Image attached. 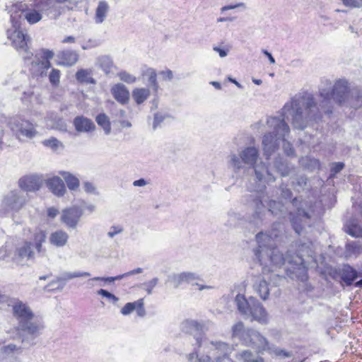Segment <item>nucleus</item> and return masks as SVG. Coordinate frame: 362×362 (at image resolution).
<instances>
[{
    "label": "nucleus",
    "mask_w": 362,
    "mask_h": 362,
    "mask_svg": "<svg viewBox=\"0 0 362 362\" xmlns=\"http://www.w3.org/2000/svg\"><path fill=\"white\" fill-rule=\"evenodd\" d=\"M281 117H272L268 118L267 133L262 138V148L267 160L278 149L281 143L283 144L284 152L291 156L293 153L291 144L287 141L290 129L285 119H291L293 126L303 129L320 119V112L314 98L311 94L294 97L291 101L285 104L282 109Z\"/></svg>",
    "instance_id": "f257e3e1"
},
{
    "label": "nucleus",
    "mask_w": 362,
    "mask_h": 362,
    "mask_svg": "<svg viewBox=\"0 0 362 362\" xmlns=\"http://www.w3.org/2000/svg\"><path fill=\"white\" fill-rule=\"evenodd\" d=\"M281 228V224L274 225V228L270 234L260 232L256 235L258 248L255 250V256L262 267V274L266 275L272 273L270 280L274 284L277 285L282 276L274 274L277 269L284 267V271L288 276L291 279L297 278L301 281L307 279V272L305 266L304 255L312 257L313 252L312 243H304L299 247V255H291L288 251L286 257L276 247V241L279 238V232H275L276 228Z\"/></svg>",
    "instance_id": "f03ea898"
},
{
    "label": "nucleus",
    "mask_w": 362,
    "mask_h": 362,
    "mask_svg": "<svg viewBox=\"0 0 362 362\" xmlns=\"http://www.w3.org/2000/svg\"><path fill=\"white\" fill-rule=\"evenodd\" d=\"M228 165L235 173L244 168H252L256 179L262 183L275 180V177L269 170L267 165L261 160L259 149L254 146L243 147L238 151V154H230Z\"/></svg>",
    "instance_id": "7ed1b4c3"
},
{
    "label": "nucleus",
    "mask_w": 362,
    "mask_h": 362,
    "mask_svg": "<svg viewBox=\"0 0 362 362\" xmlns=\"http://www.w3.org/2000/svg\"><path fill=\"white\" fill-rule=\"evenodd\" d=\"M9 305L11 307L13 317L17 321V325L11 329L15 334L14 338H35L41 334L45 327L44 324L36 317L28 303L19 299H13Z\"/></svg>",
    "instance_id": "20e7f679"
},
{
    "label": "nucleus",
    "mask_w": 362,
    "mask_h": 362,
    "mask_svg": "<svg viewBox=\"0 0 362 362\" xmlns=\"http://www.w3.org/2000/svg\"><path fill=\"white\" fill-rule=\"evenodd\" d=\"M9 12L21 15V20L33 25L46 18H56L61 13L55 0H25L12 5Z\"/></svg>",
    "instance_id": "39448f33"
},
{
    "label": "nucleus",
    "mask_w": 362,
    "mask_h": 362,
    "mask_svg": "<svg viewBox=\"0 0 362 362\" xmlns=\"http://www.w3.org/2000/svg\"><path fill=\"white\" fill-rule=\"evenodd\" d=\"M11 23L12 27L6 31L7 38L10 40L11 45L22 55L26 61L30 59L33 52L30 50L28 45L29 37L20 30L21 23V15L11 14Z\"/></svg>",
    "instance_id": "423d86ee"
},
{
    "label": "nucleus",
    "mask_w": 362,
    "mask_h": 362,
    "mask_svg": "<svg viewBox=\"0 0 362 362\" xmlns=\"http://www.w3.org/2000/svg\"><path fill=\"white\" fill-rule=\"evenodd\" d=\"M320 95L322 98L321 109L325 113H331V101L333 99L339 105H343L349 96L348 82L344 79L337 80L330 92V87L320 88Z\"/></svg>",
    "instance_id": "0eeeda50"
},
{
    "label": "nucleus",
    "mask_w": 362,
    "mask_h": 362,
    "mask_svg": "<svg viewBox=\"0 0 362 362\" xmlns=\"http://www.w3.org/2000/svg\"><path fill=\"white\" fill-rule=\"evenodd\" d=\"M8 126L15 137L20 141L33 139L38 134L37 125L21 115L11 117L8 119Z\"/></svg>",
    "instance_id": "6e6552de"
},
{
    "label": "nucleus",
    "mask_w": 362,
    "mask_h": 362,
    "mask_svg": "<svg viewBox=\"0 0 362 362\" xmlns=\"http://www.w3.org/2000/svg\"><path fill=\"white\" fill-rule=\"evenodd\" d=\"M266 200L259 193L254 192L244 196L243 202L248 205L254 211V217L263 220L264 213L267 211L264 204Z\"/></svg>",
    "instance_id": "1a4fd4ad"
},
{
    "label": "nucleus",
    "mask_w": 362,
    "mask_h": 362,
    "mask_svg": "<svg viewBox=\"0 0 362 362\" xmlns=\"http://www.w3.org/2000/svg\"><path fill=\"white\" fill-rule=\"evenodd\" d=\"M25 203V198L20 191H11L4 199L2 209L7 213L17 211Z\"/></svg>",
    "instance_id": "9d476101"
},
{
    "label": "nucleus",
    "mask_w": 362,
    "mask_h": 362,
    "mask_svg": "<svg viewBox=\"0 0 362 362\" xmlns=\"http://www.w3.org/2000/svg\"><path fill=\"white\" fill-rule=\"evenodd\" d=\"M83 214V209L74 206L64 209L62 212L60 220L68 228L75 229Z\"/></svg>",
    "instance_id": "9b49d317"
},
{
    "label": "nucleus",
    "mask_w": 362,
    "mask_h": 362,
    "mask_svg": "<svg viewBox=\"0 0 362 362\" xmlns=\"http://www.w3.org/2000/svg\"><path fill=\"white\" fill-rule=\"evenodd\" d=\"M40 54L43 60L32 61L30 69L34 74L42 76L47 74V70L51 66L49 59L53 58L54 52L49 49H42Z\"/></svg>",
    "instance_id": "f8f14e48"
},
{
    "label": "nucleus",
    "mask_w": 362,
    "mask_h": 362,
    "mask_svg": "<svg viewBox=\"0 0 362 362\" xmlns=\"http://www.w3.org/2000/svg\"><path fill=\"white\" fill-rule=\"evenodd\" d=\"M254 302L249 313L245 318H250L252 321H257L262 325L269 322V315L263 305L257 300H252Z\"/></svg>",
    "instance_id": "ddd939ff"
},
{
    "label": "nucleus",
    "mask_w": 362,
    "mask_h": 362,
    "mask_svg": "<svg viewBox=\"0 0 362 362\" xmlns=\"http://www.w3.org/2000/svg\"><path fill=\"white\" fill-rule=\"evenodd\" d=\"M19 187L27 192H35L40 189L43 184L42 175L32 174L21 177L18 182Z\"/></svg>",
    "instance_id": "4468645a"
},
{
    "label": "nucleus",
    "mask_w": 362,
    "mask_h": 362,
    "mask_svg": "<svg viewBox=\"0 0 362 362\" xmlns=\"http://www.w3.org/2000/svg\"><path fill=\"white\" fill-rule=\"evenodd\" d=\"M290 216L291 224L294 230L297 234L300 235L305 226L309 225L308 220L310 216L308 212L305 211L302 208H298L296 215H293L292 213H290Z\"/></svg>",
    "instance_id": "2eb2a0df"
},
{
    "label": "nucleus",
    "mask_w": 362,
    "mask_h": 362,
    "mask_svg": "<svg viewBox=\"0 0 362 362\" xmlns=\"http://www.w3.org/2000/svg\"><path fill=\"white\" fill-rule=\"evenodd\" d=\"M232 337L237 338L240 340L243 344H246V341L249 340L250 337H259V335L255 332V329H245L243 322H238L232 326L231 328ZM262 341L264 340L260 338Z\"/></svg>",
    "instance_id": "dca6fc26"
},
{
    "label": "nucleus",
    "mask_w": 362,
    "mask_h": 362,
    "mask_svg": "<svg viewBox=\"0 0 362 362\" xmlns=\"http://www.w3.org/2000/svg\"><path fill=\"white\" fill-rule=\"evenodd\" d=\"M30 241H25L23 243L16 247L13 260L17 263H21L23 260L33 259L35 257V252L32 249Z\"/></svg>",
    "instance_id": "f3484780"
},
{
    "label": "nucleus",
    "mask_w": 362,
    "mask_h": 362,
    "mask_svg": "<svg viewBox=\"0 0 362 362\" xmlns=\"http://www.w3.org/2000/svg\"><path fill=\"white\" fill-rule=\"evenodd\" d=\"M48 189L56 196L62 197L66 192L65 185L62 178L54 176L46 180Z\"/></svg>",
    "instance_id": "a211bd4d"
},
{
    "label": "nucleus",
    "mask_w": 362,
    "mask_h": 362,
    "mask_svg": "<svg viewBox=\"0 0 362 362\" xmlns=\"http://www.w3.org/2000/svg\"><path fill=\"white\" fill-rule=\"evenodd\" d=\"M46 126L47 128L59 130L60 132L66 131V124L62 117H59L55 112H49L45 118Z\"/></svg>",
    "instance_id": "6ab92c4d"
},
{
    "label": "nucleus",
    "mask_w": 362,
    "mask_h": 362,
    "mask_svg": "<svg viewBox=\"0 0 362 362\" xmlns=\"http://www.w3.org/2000/svg\"><path fill=\"white\" fill-rule=\"evenodd\" d=\"M111 93L114 98L120 104L125 105L129 100V91L122 83H117L111 88Z\"/></svg>",
    "instance_id": "aec40b11"
},
{
    "label": "nucleus",
    "mask_w": 362,
    "mask_h": 362,
    "mask_svg": "<svg viewBox=\"0 0 362 362\" xmlns=\"http://www.w3.org/2000/svg\"><path fill=\"white\" fill-rule=\"evenodd\" d=\"M59 64L65 66H72L78 60V54L76 51L66 49L57 54Z\"/></svg>",
    "instance_id": "412c9836"
},
{
    "label": "nucleus",
    "mask_w": 362,
    "mask_h": 362,
    "mask_svg": "<svg viewBox=\"0 0 362 362\" xmlns=\"http://www.w3.org/2000/svg\"><path fill=\"white\" fill-rule=\"evenodd\" d=\"M256 299L255 297H250L248 299H246L244 295L238 294L235 298V303L239 313L246 317L254 303V302L252 303V300Z\"/></svg>",
    "instance_id": "4be33fe9"
},
{
    "label": "nucleus",
    "mask_w": 362,
    "mask_h": 362,
    "mask_svg": "<svg viewBox=\"0 0 362 362\" xmlns=\"http://www.w3.org/2000/svg\"><path fill=\"white\" fill-rule=\"evenodd\" d=\"M252 288L262 300H266L269 298L270 288L264 277L257 278L253 283Z\"/></svg>",
    "instance_id": "5701e85b"
},
{
    "label": "nucleus",
    "mask_w": 362,
    "mask_h": 362,
    "mask_svg": "<svg viewBox=\"0 0 362 362\" xmlns=\"http://www.w3.org/2000/svg\"><path fill=\"white\" fill-rule=\"evenodd\" d=\"M74 125L78 132H89L95 129L93 122L83 116H77L74 119Z\"/></svg>",
    "instance_id": "b1692460"
},
{
    "label": "nucleus",
    "mask_w": 362,
    "mask_h": 362,
    "mask_svg": "<svg viewBox=\"0 0 362 362\" xmlns=\"http://www.w3.org/2000/svg\"><path fill=\"white\" fill-rule=\"evenodd\" d=\"M69 238V236L66 231L57 230L50 234L49 242L57 247H62L67 244Z\"/></svg>",
    "instance_id": "393cba45"
},
{
    "label": "nucleus",
    "mask_w": 362,
    "mask_h": 362,
    "mask_svg": "<svg viewBox=\"0 0 362 362\" xmlns=\"http://www.w3.org/2000/svg\"><path fill=\"white\" fill-rule=\"evenodd\" d=\"M340 276L346 286H351L358 276V274L354 268L347 264L341 269Z\"/></svg>",
    "instance_id": "a878e982"
},
{
    "label": "nucleus",
    "mask_w": 362,
    "mask_h": 362,
    "mask_svg": "<svg viewBox=\"0 0 362 362\" xmlns=\"http://www.w3.org/2000/svg\"><path fill=\"white\" fill-rule=\"evenodd\" d=\"M255 332L259 335V338H262L264 340V342L262 341V340H260L261 339H259V337L257 338L256 337H250L248 339L249 340L246 341L245 345L256 349L259 352L269 349V344L267 340L263 336H262L259 332L255 330Z\"/></svg>",
    "instance_id": "bb28decb"
},
{
    "label": "nucleus",
    "mask_w": 362,
    "mask_h": 362,
    "mask_svg": "<svg viewBox=\"0 0 362 362\" xmlns=\"http://www.w3.org/2000/svg\"><path fill=\"white\" fill-rule=\"evenodd\" d=\"M110 6L107 1L104 0L100 1L95 9V15L94 18L95 23L100 24L104 22L107 18Z\"/></svg>",
    "instance_id": "cd10ccee"
},
{
    "label": "nucleus",
    "mask_w": 362,
    "mask_h": 362,
    "mask_svg": "<svg viewBox=\"0 0 362 362\" xmlns=\"http://www.w3.org/2000/svg\"><path fill=\"white\" fill-rule=\"evenodd\" d=\"M180 328L182 332L193 334L197 332L202 331L204 325L194 320H186L181 323Z\"/></svg>",
    "instance_id": "c85d7f7f"
},
{
    "label": "nucleus",
    "mask_w": 362,
    "mask_h": 362,
    "mask_svg": "<svg viewBox=\"0 0 362 362\" xmlns=\"http://www.w3.org/2000/svg\"><path fill=\"white\" fill-rule=\"evenodd\" d=\"M345 231L354 238H362V226L356 219H351L344 226Z\"/></svg>",
    "instance_id": "c756f323"
},
{
    "label": "nucleus",
    "mask_w": 362,
    "mask_h": 362,
    "mask_svg": "<svg viewBox=\"0 0 362 362\" xmlns=\"http://www.w3.org/2000/svg\"><path fill=\"white\" fill-rule=\"evenodd\" d=\"M76 78L81 83H95V80L93 78V71L91 69H81L78 70L76 73Z\"/></svg>",
    "instance_id": "7c9ffc66"
},
{
    "label": "nucleus",
    "mask_w": 362,
    "mask_h": 362,
    "mask_svg": "<svg viewBox=\"0 0 362 362\" xmlns=\"http://www.w3.org/2000/svg\"><path fill=\"white\" fill-rule=\"evenodd\" d=\"M59 175H62L70 190L76 191L79 187V179L74 175L67 171H60Z\"/></svg>",
    "instance_id": "2f4dec72"
},
{
    "label": "nucleus",
    "mask_w": 362,
    "mask_h": 362,
    "mask_svg": "<svg viewBox=\"0 0 362 362\" xmlns=\"http://www.w3.org/2000/svg\"><path fill=\"white\" fill-rule=\"evenodd\" d=\"M46 237V232L40 228H36L33 233L32 239L34 242V246L39 253L42 251V243L45 242Z\"/></svg>",
    "instance_id": "473e14b6"
},
{
    "label": "nucleus",
    "mask_w": 362,
    "mask_h": 362,
    "mask_svg": "<svg viewBox=\"0 0 362 362\" xmlns=\"http://www.w3.org/2000/svg\"><path fill=\"white\" fill-rule=\"evenodd\" d=\"M132 98L137 105H141L150 96L151 92L148 88H136L132 90Z\"/></svg>",
    "instance_id": "72a5a7b5"
},
{
    "label": "nucleus",
    "mask_w": 362,
    "mask_h": 362,
    "mask_svg": "<svg viewBox=\"0 0 362 362\" xmlns=\"http://www.w3.org/2000/svg\"><path fill=\"white\" fill-rule=\"evenodd\" d=\"M267 212L275 216H284L286 211L284 205L281 202L270 200L268 203Z\"/></svg>",
    "instance_id": "f704fd0d"
},
{
    "label": "nucleus",
    "mask_w": 362,
    "mask_h": 362,
    "mask_svg": "<svg viewBox=\"0 0 362 362\" xmlns=\"http://www.w3.org/2000/svg\"><path fill=\"white\" fill-rule=\"evenodd\" d=\"M42 144L57 153H61L64 148L63 143L55 137H51L48 139L44 140L42 141Z\"/></svg>",
    "instance_id": "c9c22d12"
},
{
    "label": "nucleus",
    "mask_w": 362,
    "mask_h": 362,
    "mask_svg": "<svg viewBox=\"0 0 362 362\" xmlns=\"http://www.w3.org/2000/svg\"><path fill=\"white\" fill-rule=\"evenodd\" d=\"M274 166L276 170L283 177L288 176L291 170L293 169V167L281 157H278L276 159L274 162Z\"/></svg>",
    "instance_id": "e433bc0d"
},
{
    "label": "nucleus",
    "mask_w": 362,
    "mask_h": 362,
    "mask_svg": "<svg viewBox=\"0 0 362 362\" xmlns=\"http://www.w3.org/2000/svg\"><path fill=\"white\" fill-rule=\"evenodd\" d=\"M97 64L107 74L111 71L113 62L110 56L103 55L97 58Z\"/></svg>",
    "instance_id": "4c0bfd02"
},
{
    "label": "nucleus",
    "mask_w": 362,
    "mask_h": 362,
    "mask_svg": "<svg viewBox=\"0 0 362 362\" xmlns=\"http://www.w3.org/2000/svg\"><path fill=\"white\" fill-rule=\"evenodd\" d=\"M95 120H96V122L98 123V124L103 129L105 134L107 135L111 132L110 122L108 117L105 114H104V113L99 114L96 117Z\"/></svg>",
    "instance_id": "58836bf2"
},
{
    "label": "nucleus",
    "mask_w": 362,
    "mask_h": 362,
    "mask_svg": "<svg viewBox=\"0 0 362 362\" xmlns=\"http://www.w3.org/2000/svg\"><path fill=\"white\" fill-rule=\"evenodd\" d=\"M362 252V247L357 242L349 243L346 245V256H357Z\"/></svg>",
    "instance_id": "ea45409f"
},
{
    "label": "nucleus",
    "mask_w": 362,
    "mask_h": 362,
    "mask_svg": "<svg viewBox=\"0 0 362 362\" xmlns=\"http://www.w3.org/2000/svg\"><path fill=\"white\" fill-rule=\"evenodd\" d=\"M239 360L244 362H264V360L260 357H256L251 351H244L237 356Z\"/></svg>",
    "instance_id": "a19ab883"
},
{
    "label": "nucleus",
    "mask_w": 362,
    "mask_h": 362,
    "mask_svg": "<svg viewBox=\"0 0 362 362\" xmlns=\"http://www.w3.org/2000/svg\"><path fill=\"white\" fill-rule=\"evenodd\" d=\"M185 272L177 274H172L168 276V280L175 288H178L182 284L185 283Z\"/></svg>",
    "instance_id": "79ce46f5"
},
{
    "label": "nucleus",
    "mask_w": 362,
    "mask_h": 362,
    "mask_svg": "<svg viewBox=\"0 0 362 362\" xmlns=\"http://www.w3.org/2000/svg\"><path fill=\"white\" fill-rule=\"evenodd\" d=\"M144 75L148 76V81L149 85L153 88L155 91H157L158 88V84L156 80V72L155 69L149 68L146 69Z\"/></svg>",
    "instance_id": "37998d69"
},
{
    "label": "nucleus",
    "mask_w": 362,
    "mask_h": 362,
    "mask_svg": "<svg viewBox=\"0 0 362 362\" xmlns=\"http://www.w3.org/2000/svg\"><path fill=\"white\" fill-rule=\"evenodd\" d=\"M141 305V299L132 303H127L121 310V313L123 315H127L132 313L137 308L138 305Z\"/></svg>",
    "instance_id": "c03bdc74"
},
{
    "label": "nucleus",
    "mask_w": 362,
    "mask_h": 362,
    "mask_svg": "<svg viewBox=\"0 0 362 362\" xmlns=\"http://www.w3.org/2000/svg\"><path fill=\"white\" fill-rule=\"evenodd\" d=\"M124 278V275L120 274L116 276H110V277H100V276H95L88 279V283L90 281H104L105 283H112L117 280H121Z\"/></svg>",
    "instance_id": "a18cd8bd"
},
{
    "label": "nucleus",
    "mask_w": 362,
    "mask_h": 362,
    "mask_svg": "<svg viewBox=\"0 0 362 362\" xmlns=\"http://www.w3.org/2000/svg\"><path fill=\"white\" fill-rule=\"evenodd\" d=\"M60 71L56 69H52L49 74V81L53 86H58L60 81Z\"/></svg>",
    "instance_id": "49530a36"
},
{
    "label": "nucleus",
    "mask_w": 362,
    "mask_h": 362,
    "mask_svg": "<svg viewBox=\"0 0 362 362\" xmlns=\"http://www.w3.org/2000/svg\"><path fill=\"white\" fill-rule=\"evenodd\" d=\"M117 75L121 81L129 84L134 83L136 80L134 76L124 71L119 72Z\"/></svg>",
    "instance_id": "de8ad7c7"
},
{
    "label": "nucleus",
    "mask_w": 362,
    "mask_h": 362,
    "mask_svg": "<svg viewBox=\"0 0 362 362\" xmlns=\"http://www.w3.org/2000/svg\"><path fill=\"white\" fill-rule=\"evenodd\" d=\"M185 283L192 284L193 285H195L196 283L194 282L196 281L201 279L200 276L198 274L192 272H185Z\"/></svg>",
    "instance_id": "09e8293b"
},
{
    "label": "nucleus",
    "mask_w": 362,
    "mask_h": 362,
    "mask_svg": "<svg viewBox=\"0 0 362 362\" xmlns=\"http://www.w3.org/2000/svg\"><path fill=\"white\" fill-rule=\"evenodd\" d=\"M158 279L157 277H155L151 280L143 284L144 289L146 290L148 295H151L152 293L153 289L158 284Z\"/></svg>",
    "instance_id": "8fccbe9b"
},
{
    "label": "nucleus",
    "mask_w": 362,
    "mask_h": 362,
    "mask_svg": "<svg viewBox=\"0 0 362 362\" xmlns=\"http://www.w3.org/2000/svg\"><path fill=\"white\" fill-rule=\"evenodd\" d=\"M98 40L95 39H88V40H85L81 44V48L83 50L90 49L95 48L99 45Z\"/></svg>",
    "instance_id": "3c124183"
},
{
    "label": "nucleus",
    "mask_w": 362,
    "mask_h": 362,
    "mask_svg": "<svg viewBox=\"0 0 362 362\" xmlns=\"http://www.w3.org/2000/svg\"><path fill=\"white\" fill-rule=\"evenodd\" d=\"M97 293L98 295L109 299L113 303H116L119 300V298L117 296L105 289L101 288L98 290Z\"/></svg>",
    "instance_id": "603ef678"
},
{
    "label": "nucleus",
    "mask_w": 362,
    "mask_h": 362,
    "mask_svg": "<svg viewBox=\"0 0 362 362\" xmlns=\"http://www.w3.org/2000/svg\"><path fill=\"white\" fill-rule=\"evenodd\" d=\"M124 231V228L121 226H112L110 228L109 231L107 233V235L110 238H113L117 235H119L122 233Z\"/></svg>",
    "instance_id": "864d4df0"
},
{
    "label": "nucleus",
    "mask_w": 362,
    "mask_h": 362,
    "mask_svg": "<svg viewBox=\"0 0 362 362\" xmlns=\"http://www.w3.org/2000/svg\"><path fill=\"white\" fill-rule=\"evenodd\" d=\"M307 184V178L304 176H300L297 178L296 183L294 185V188L300 192L304 189Z\"/></svg>",
    "instance_id": "5fc2aeb1"
},
{
    "label": "nucleus",
    "mask_w": 362,
    "mask_h": 362,
    "mask_svg": "<svg viewBox=\"0 0 362 362\" xmlns=\"http://www.w3.org/2000/svg\"><path fill=\"white\" fill-rule=\"evenodd\" d=\"M242 8L243 9H245L246 8L245 4L243 2H240V3H238L235 4H230V5L224 6L221 8V13H223L226 11L235 9V8Z\"/></svg>",
    "instance_id": "6e6d98bb"
},
{
    "label": "nucleus",
    "mask_w": 362,
    "mask_h": 362,
    "mask_svg": "<svg viewBox=\"0 0 362 362\" xmlns=\"http://www.w3.org/2000/svg\"><path fill=\"white\" fill-rule=\"evenodd\" d=\"M73 274L70 272H66L62 274L61 276L57 277L56 282H63L64 284L66 283V281L71 280L74 279L72 276Z\"/></svg>",
    "instance_id": "4d7b16f0"
},
{
    "label": "nucleus",
    "mask_w": 362,
    "mask_h": 362,
    "mask_svg": "<svg viewBox=\"0 0 362 362\" xmlns=\"http://www.w3.org/2000/svg\"><path fill=\"white\" fill-rule=\"evenodd\" d=\"M11 252L7 248V245H5L0 248V259L8 261V258L11 257Z\"/></svg>",
    "instance_id": "13d9d810"
},
{
    "label": "nucleus",
    "mask_w": 362,
    "mask_h": 362,
    "mask_svg": "<svg viewBox=\"0 0 362 362\" xmlns=\"http://www.w3.org/2000/svg\"><path fill=\"white\" fill-rule=\"evenodd\" d=\"M165 119V116L160 113H156L154 115V119L153 123V129H156L158 125H160Z\"/></svg>",
    "instance_id": "bf43d9fd"
},
{
    "label": "nucleus",
    "mask_w": 362,
    "mask_h": 362,
    "mask_svg": "<svg viewBox=\"0 0 362 362\" xmlns=\"http://www.w3.org/2000/svg\"><path fill=\"white\" fill-rule=\"evenodd\" d=\"M213 50L217 52L220 57L223 58L226 57L228 54L229 49H224L219 46H214Z\"/></svg>",
    "instance_id": "052dcab7"
},
{
    "label": "nucleus",
    "mask_w": 362,
    "mask_h": 362,
    "mask_svg": "<svg viewBox=\"0 0 362 362\" xmlns=\"http://www.w3.org/2000/svg\"><path fill=\"white\" fill-rule=\"evenodd\" d=\"M344 167V164L341 162L334 163L331 168V172L332 174H337L340 172Z\"/></svg>",
    "instance_id": "680f3d73"
},
{
    "label": "nucleus",
    "mask_w": 362,
    "mask_h": 362,
    "mask_svg": "<svg viewBox=\"0 0 362 362\" xmlns=\"http://www.w3.org/2000/svg\"><path fill=\"white\" fill-rule=\"evenodd\" d=\"M83 189L87 193L95 194V187L92 182H85L83 183Z\"/></svg>",
    "instance_id": "e2e57ef3"
},
{
    "label": "nucleus",
    "mask_w": 362,
    "mask_h": 362,
    "mask_svg": "<svg viewBox=\"0 0 362 362\" xmlns=\"http://www.w3.org/2000/svg\"><path fill=\"white\" fill-rule=\"evenodd\" d=\"M159 74L163 77L164 80L170 81L173 78V73L171 70L162 71Z\"/></svg>",
    "instance_id": "0e129e2a"
},
{
    "label": "nucleus",
    "mask_w": 362,
    "mask_h": 362,
    "mask_svg": "<svg viewBox=\"0 0 362 362\" xmlns=\"http://www.w3.org/2000/svg\"><path fill=\"white\" fill-rule=\"evenodd\" d=\"M59 214V210L54 207H49L47 210V216L51 218H54Z\"/></svg>",
    "instance_id": "69168bd1"
},
{
    "label": "nucleus",
    "mask_w": 362,
    "mask_h": 362,
    "mask_svg": "<svg viewBox=\"0 0 362 362\" xmlns=\"http://www.w3.org/2000/svg\"><path fill=\"white\" fill-rule=\"evenodd\" d=\"M4 353L9 354L18 350V347L13 344H10L7 346L2 347L1 349Z\"/></svg>",
    "instance_id": "338daca9"
},
{
    "label": "nucleus",
    "mask_w": 362,
    "mask_h": 362,
    "mask_svg": "<svg viewBox=\"0 0 362 362\" xmlns=\"http://www.w3.org/2000/svg\"><path fill=\"white\" fill-rule=\"evenodd\" d=\"M148 184V182L144 178H141L133 182V186L134 187H144Z\"/></svg>",
    "instance_id": "774afa93"
}]
</instances>
